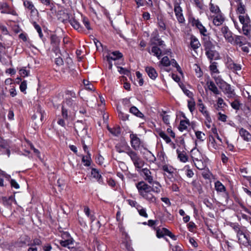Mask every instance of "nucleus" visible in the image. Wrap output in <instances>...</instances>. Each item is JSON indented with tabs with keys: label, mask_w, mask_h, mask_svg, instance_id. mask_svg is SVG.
<instances>
[{
	"label": "nucleus",
	"mask_w": 251,
	"mask_h": 251,
	"mask_svg": "<svg viewBox=\"0 0 251 251\" xmlns=\"http://www.w3.org/2000/svg\"><path fill=\"white\" fill-rule=\"evenodd\" d=\"M139 194L145 200L151 202L156 201V198L151 193V186L144 181H141L136 184Z\"/></svg>",
	"instance_id": "f257e3e1"
},
{
	"label": "nucleus",
	"mask_w": 251,
	"mask_h": 251,
	"mask_svg": "<svg viewBox=\"0 0 251 251\" xmlns=\"http://www.w3.org/2000/svg\"><path fill=\"white\" fill-rule=\"evenodd\" d=\"M217 84L223 93L226 95L228 98H233L236 96L234 90L231 87V85L223 80H219L217 81Z\"/></svg>",
	"instance_id": "f03ea898"
},
{
	"label": "nucleus",
	"mask_w": 251,
	"mask_h": 251,
	"mask_svg": "<svg viewBox=\"0 0 251 251\" xmlns=\"http://www.w3.org/2000/svg\"><path fill=\"white\" fill-rule=\"evenodd\" d=\"M71 95L72 96V98L66 99L65 102L63 103L67 107L71 108L73 110V113H75L79 110V107L82 104V101L77 100L74 92H71Z\"/></svg>",
	"instance_id": "7ed1b4c3"
},
{
	"label": "nucleus",
	"mask_w": 251,
	"mask_h": 251,
	"mask_svg": "<svg viewBox=\"0 0 251 251\" xmlns=\"http://www.w3.org/2000/svg\"><path fill=\"white\" fill-rule=\"evenodd\" d=\"M61 237L62 239L59 240V243L62 247L69 249L73 248L72 245H74V240L68 232L63 233Z\"/></svg>",
	"instance_id": "20e7f679"
},
{
	"label": "nucleus",
	"mask_w": 251,
	"mask_h": 251,
	"mask_svg": "<svg viewBox=\"0 0 251 251\" xmlns=\"http://www.w3.org/2000/svg\"><path fill=\"white\" fill-rule=\"evenodd\" d=\"M189 22L192 26H195L199 29V31L201 35L206 36V33L207 32V30L199 19H196L195 18H192L190 19Z\"/></svg>",
	"instance_id": "39448f33"
},
{
	"label": "nucleus",
	"mask_w": 251,
	"mask_h": 251,
	"mask_svg": "<svg viewBox=\"0 0 251 251\" xmlns=\"http://www.w3.org/2000/svg\"><path fill=\"white\" fill-rule=\"evenodd\" d=\"M174 11L178 22L183 23L185 19L182 14V9L178 2H176L174 4Z\"/></svg>",
	"instance_id": "423d86ee"
},
{
	"label": "nucleus",
	"mask_w": 251,
	"mask_h": 251,
	"mask_svg": "<svg viewBox=\"0 0 251 251\" xmlns=\"http://www.w3.org/2000/svg\"><path fill=\"white\" fill-rule=\"evenodd\" d=\"M129 137L132 148L135 151L138 150L141 144L140 139L136 134L133 133L130 134Z\"/></svg>",
	"instance_id": "0eeeda50"
},
{
	"label": "nucleus",
	"mask_w": 251,
	"mask_h": 251,
	"mask_svg": "<svg viewBox=\"0 0 251 251\" xmlns=\"http://www.w3.org/2000/svg\"><path fill=\"white\" fill-rule=\"evenodd\" d=\"M142 175L144 179L150 184L153 182V176H151V172L147 168H144L141 170Z\"/></svg>",
	"instance_id": "6e6552de"
},
{
	"label": "nucleus",
	"mask_w": 251,
	"mask_h": 251,
	"mask_svg": "<svg viewBox=\"0 0 251 251\" xmlns=\"http://www.w3.org/2000/svg\"><path fill=\"white\" fill-rule=\"evenodd\" d=\"M247 41L245 37L242 36L235 35L233 42L231 44L236 45L239 47H242L243 45H245Z\"/></svg>",
	"instance_id": "1a4fd4ad"
},
{
	"label": "nucleus",
	"mask_w": 251,
	"mask_h": 251,
	"mask_svg": "<svg viewBox=\"0 0 251 251\" xmlns=\"http://www.w3.org/2000/svg\"><path fill=\"white\" fill-rule=\"evenodd\" d=\"M203 45L205 51L215 49V46L210 41L209 37H206L203 38Z\"/></svg>",
	"instance_id": "9d476101"
},
{
	"label": "nucleus",
	"mask_w": 251,
	"mask_h": 251,
	"mask_svg": "<svg viewBox=\"0 0 251 251\" xmlns=\"http://www.w3.org/2000/svg\"><path fill=\"white\" fill-rule=\"evenodd\" d=\"M145 71L148 76L152 79L154 80L158 76V74L154 68L152 67L147 66L145 68Z\"/></svg>",
	"instance_id": "9b49d317"
},
{
	"label": "nucleus",
	"mask_w": 251,
	"mask_h": 251,
	"mask_svg": "<svg viewBox=\"0 0 251 251\" xmlns=\"http://www.w3.org/2000/svg\"><path fill=\"white\" fill-rule=\"evenodd\" d=\"M191 155L194 161L202 160L203 159L201 152L196 148L191 150Z\"/></svg>",
	"instance_id": "f8f14e48"
},
{
	"label": "nucleus",
	"mask_w": 251,
	"mask_h": 251,
	"mask_svg": "<svg viewBox=\"0 0 251 251\" xmlns=\"http://www.w3.org/2000/svg\"><path fill=\"white\" fill-rule=\"evenodd\" d=\"M128 147H129L125 142L117 144L116 146V150L119 153L126 152L128 151Z\"/></svg>",
	"instance_id": "ddd939ff"
},
{
	"label": "nucleus",
	"mask_w": 251,
	"mask_h": 251,
	"mask_svg": "<svg viewBox=\"0 0 251 251\" xmlns=\"http://www.w3.org/2000/svg\"><path fill=\"white\" fill-rule=\"evenodd\" d=\"M44 112L40 110H37V112L32 116V119L35 121V123L37 124H41L44 118Z\"/></svg>",
	"instance_id": "4468645a"
},
{
	"label": "nucleus",
	"mask_w": 251,
	"mask_h": 251,
	"mask_svg": "<svg viewBox=\"0 0 251 251\" xmlns=\"http://www.w3.org/2000/svg\"><path fill=\"white\" fill-rule=\"evenodd\" d=\"M205 54L207 58L211 61L212 60H217L219 58V53L215 49L205 51Z\"/></svg>",
	"instance_id": "2eb2a0df"
},
{
	"label": "nucleus",
	"mask_w": 251,
	"mask_h": 251,
	"mask_svg": "<svg viewBox=\"0 0 251 251\" xmlns=\"http://www.w3.org/2000/svg\"><path fill=\"white\" fill-rule=\"evenodd\" d=\"M152 37L150 40V42L151 45H159L161 47L165 46L164 42L161 40L159 38L157 34L155 33L154 36L152 35Z\"/></svg>",
	"instance_id": "dca6fc26"
},
{
	"label": "nucleus",
	"mask_w": 251,
	"mask_h": 251,
	"mask_svg": "<svg viewBox=\"0 0 251 251\" xmlns=\"http://www.w3.org/2000/svg\"><path fill=\"white\" fill-rule=\"evenodd\" d=\"M190 46L191 48L195 50L201 46V44L198 39L194 36H191L190 38Z\"/></svg>",
	"instance_id": "f3484780"
},
{
	"label": "nucleus",
	"mask_w": 251,
	"mask_h": 251,
	"mask_svg": "<svg viewBox=\"0 0 251 251\" xmlns=\"http://www.w3.org/2000/svg\"><path fill=\"white\" fill-rule=\"evenodd\" d=\"M239 133L245 141H251V134L244 128L240 129Z\"/></svg>",
	"instance_id": "a211bd4d"
},
{
	"label": "nucleus",
	"mask_w": 251,
	"mask_h": 251,
	"mask_svg": "<svg viewBox=\"0 0 251 251\" xmlns=\"http://www.w3.org/2000/svg\"><path fill=\"white\" fill-rule=\"evenodd\" d=\"M227 66L229 69H230L233 72L240 71L241 70V66L240 64L235 63L232 60L228 61Z\"/></svg>",
	"instance_id": "6ab92c4d"
},
{
	"label": "nucleus",
	"mask_w": 251,
	"mask_h": 251,
	"mask_svg": "<svg viewBox=\"0 0 251 251\" xmlns=\"http://www.w3.org/2000/svg\"><path fill=\"white\" fill-rule=\"evenodd\" d=\"M238 241L240 244H242L245 247H248L251 245V241L246 234L240 237L238 239Z\"/></svg>",
	"instance_id": "aec40b11"
},
{
	"label": "nucleus",
	"mask_w": 251,
	"mask_h": 251,
	"mask_svg": "<svg viewBox=\"0 0 251 251\" xmlns=\"http://www.w3.org/2000/svg\"><path fill=\"white\" fill-rule=\"evenodd\" d=\"M1 8L3 9L1 11V13L10 14L13 15H17L16 12L12 9H11L6 3H3L1 5Z\"/></svg>",
	"instance_id": "412c9836"
},
{
	"label": "nucleus",
	"mask_w": 251,
	"mask_h": 251,
	"mask_svg": "<svg viewBox=\"0 0 251 251\" xmlns=\"http://www.w3.org/2000/svg\"><path fill=\"white\" fill-rule=\"evenodd\" d=\"M206 84L208 89L212 91L214 94L218 95L220 94V91L213 81H207Z\"/></svg>",
	"instance_id": "4be33fe9"
},
{
	"label": "nucleus",
	"mask_w": 251,
	"mask_h": 251,
	"mask_svg": "<svg viewBox=\"0 0 251 251\" xmlns=\"http://www.w3.org/2000/svg\"><path fill=\"white\" fill-rule=\"evenodd\" d=\"M123 55L122 53L118 51H113L111 53L107 56L108 61H110V60H115L122 58Z\"/></svg>",
	"instance_id": "5701e85b"
},
{
	"label": "nucleus",
	"mask_w": 251,
	"mask_h": 251,
	"mask_svg": "<svg viewBox=\"0 0 251 251\" xmlns=\"http://www.w3.org/2000/svg\"><path fill=\"white\" fill-rule=\"evenodd\" d=\"M126 153L130 157L133 162L140 158L137 153L132 151L130 147H128V151H126Z\"/></svg>",
	"instance_id": "b1692460"
},
{
	"label": "nucleus",
	"mask_w": 251,
	"mask_h": 251,
	"mask_svg": "<svg viewBox=\"0 0 251 251\" xmlns=\"http://www.w3.org/2000/svg\"><path fill=\"white\" fill-rule=\"evenodd\" d=\"M91 174L92 176L94 178H95L100 183H103V179L98 170L95 168L92 169L91 171Z\"/></svg>",
	"instance_id": "393cba45"
},
{
	"label": "nucleus",
	"mask_w": 251,
	"mask_h": 251,
	"mask_svg": "<svg viewBox=\"0 0 251 251\" xmlns=\"http://www.w3.org/2000/svg\"><path fill=\"white\" fill-rule=\"evenodd\" d=\"M60 42V38L56 35H52L50 37V43L53 47L56 48V49L58 48Z\"/></svg>",
	"instance_id": "a878e982"
},
{
	"label": "nucleus",
	"mask_w": 251,
	"mask_h": 251,
	"mask_svg": "<svg viewBox=\"0 0 251 251\" xmlns=\"http://www.w3.org/2000/svg\"><path fill=\"white\" fill-rule=\"evenodd\" d=\"M199 107V111L206 117L207 119L210 118L208 112L206 110V108L203 103H198Z\"/></svg>",
	"instance_id": "bb28decb"
},
{
	"label": "nucleus",
	"mask_w": 251,
	"mask_h": 251,
	"mask_svg": "<svg viewBox=\"0 0 251 251\" xmlns=\"http://www.w3.org/2000/svg\"><path fill=\"white\" fill-rule=\"evenodd\" d=\"M156 230V236L158 238L163 237L164 235H167V231H169L168 229L164 227H163L162 228H159L157 227Z\"/></svg>",
	"instance_id": "cd10ccee"
},
{
	"label": "nucleus",
	"mask_w": 251,
	"mask_h": 251,
	"mask_svg": "<svg viewBox=\"0 0 251 251\" xmlns=\"http://www.w3.org/2000/svg\"><path fill=\"white\" fill-rule=\"evenodd\" d=\"M189 120H181L180 122L178 129L180 131H183L187 128V126L189 125Z\"/></svg>",
	"instance_id": "c85d7f7f"
},
{
	"label": "nucleus",
	"mask_w": 251,
	"mask_h": 251,
	"mask_svg": "<svg viewBox=\"0 0 251 251\" xmlns=\"http://www.w3.org/2000/svg\"><path fill=\"white\" fill-rule=\"evenodd\" d=\"M69 22L70 23V24L71 25L75 28V29L76 30H77L78 31H81V29H82V27L81 26H80V24L79 23V22L76 21L75 19H71L70 21H69Z\"/></svg>",
	"instance_id": "c756f323"
},
{
	"label": "nucleus",
	"mask_w": 251,
	"mask_h": 251,
	"mask_svg": "<svg viewBox=\"0 0 251 251\" xmlns=\"http://www.w3.org/2000/svg\"><path fill=\"white\" fill-rule=\"evenodd\" d=\"M108 131L114 136H118L121 133V128L119 126H115L112 128L108 127Z\"/></svg>",
	"instance_id": "7c9ffc66"
},
{
	"label": "nucleus",
	"mask_w": 251,
	"mask_h": 251,
	"mask_svg": "<svg viewBox=\"0 0 251 251\" xmlns=\"http://www.w3.org/2000/svg\"><path fill=\"white\" fill-rule=\"evenodd\" d=\"M129 112L138 117H144V115L135 106H132L129 109Z\"/></svg>",
	"instance_id": "2f4dec72"
},
{
	"label": "nucleus",
	"mask_w": 251,
	"mask_h": 251,
	"mask_svg": "<svg viewBox=\"0 0 251 251\" xmlns=\"http://www.w3.org/2000/svg\"><path fill=\"white\" fill-rule=\"evenodd\" d=\"M133 163L135 168L137 169L138 172H140L141 171V169L144 164V162L139 158L137 160L133 162Z\"/></svg>",
	"instance_id": "473e14b6"
},
{
	"label": "nucleus",
	"mask_w": 251,
	"mask_h": 251,
	"mask_svg": "<svg viewBox=\"0 0 251 251\" xmlns=\"http://www.w3.org/2000/svg\"><path fill=\"white\" fill-rule=\"evenodd\" d=\"M224 21V18L221 15H217L213 19V24L217 26L222 24Z\"/></svg>",
	"instance_id": "72a5a7b5"
},
{
	"label": "nucleus",
	"mask_w": 251,
	"mask_h": 251,
	"mask_svg": "<svg viewBox=\"0 0 251 251\" xmlns=\"http://www.w3.org/2000/svg\"><path fill=\"white\" fill-rule=\"evenodd\" d=\"M176 152L178 154V158L179 159L180 161L182 162H186L187 161L188 157L185 153L181 152L178 150H176Z\"/></svg>",
	"instance_id": "f704fd0d"
},
{
	"label": "nucleus",
	"mask_w": 251,
	"mask_h": 251,
	"mask_svg": "<svg viewBox=\"0 0 251 251\" xmlns=\"http://www.w3.org/2000/svg\"><path fill=\"white\" fill-rule=\"evenodd\" d=\"M241 105L242 104L238 99H235L233 102H230V105L232 108L236 110H239Z\"/></svg>",
	"instance_id": "c9c22d12"
},
{
	"label": "nucleus",
	"mask_w": 251,
	"mask_h": 251,
	"mask_svg": "<svg viewBox=\"0 0 251 251\" xmlns=\"http://www.w3.org/2000/svg\"><path fill=\"white\" fill-rule=\"evenodd\" d=\"M215 187L217 191L222 192L226 191V188L223 184L219 181L215 183Z\"/></svg>",
	"instance_id": "e433bc0d"
},
{
	"label": "nucleus",
	"mask_w": 251,
	"mask_h": 251,
	"mask_svg": "<svg viewBox=\"0 0 251 251\" xmlns=\"http://www.w3.org/2000/svg\"><path fill=\"white\" fill-rule=\"evenodd\" d=\"M151 52L153 55L156 56L158 58H159L160 56L162 54V51L160 49L156 46L152 47L151 49Z\"/></svg>",
	"instance_id": "4c0bfd02"
},
{
	"label": "nucleus",
	"mask_w": 251,
	"mask_h": 251,
	"mask_svg": "<svg viewBox=\"0 0 251 251\" xmlns=\"http://www.w3.org/2000/svg\"><path fill=\"white\" fill-rule=\"evenodd\" d=\"M239 19L240 23L243 25L249 24L250 20L249 17L247 15H240Z\"/></svg>",
	"instance_id": "58836bf2"
},
{
	"label": "nucleus",
	"mask_w": 251,
	"mask_h": 251,
	"mask_svg": "<svg viewBox=\"0 0 251 251\" xmlns=\"http://www.w3.org/2000/svg\"><path fill=\"white\" fill-rule=\"evenodd\" d=\"M158 134L167 144L171 142L170 138L164 131L161 130L159 131Z\"/></svg>",
	"instance_id": "ea45409f"
},
{
	"label": "nucleus",
	"mask_w": 251,
	"mask_h": 251,
	"mask_svg": "<svg viewBox=\"0 0 251 251\" xmlns=\"http://www.w3.org/2000/svg\"><path fill=\"white\" fill-rule=\"evenodd\" d=\"M196 103L194 100H188V107L190 111L193 113L195 109Z\"/></svg>",
	"instance_id": "a19ab883"
},
{
	"label": "nucleus",
	"mask_w": 251,
	"mask_h": 251,
	"mask_svg": "<svg viewBox=\"0 0 251 251\" xmlns=\"http://www.w3.org/2000/svg\"><path fill=\"white\" fill-rule=\"evenodd\" d=\"M24 5L26 8L31 10V12H33L34 10L35 9L33 4L30 1H25Z\"/></svg>",
	"instance_id": "79ce46f5"
},
{
	"label": "nucleus",
	"mask_w": 251,
	"mask_h": 251,
	"mask_svg": "<svg viewBox=\"0 0 251 251\" xmlns=\"http://www.w3.org/2000/svg\"><path fill=\"white\" fill-rule=\"evenodd\" d=\"M62 116L65 119H68V111L67 107L64 103L63 104L62 106Z\"/></svg>",
	"instance_id": "37998d69"
},
{
	"label": "nucleus",
	"mask_w": 251,
	"mask_h": 251,
	"mask_svg": "<svg viewBox=\"0 0 251 251\" xmlns=\"http://www.w3.org/2000/svg\"><path fill=\"white\" fill-rule=\"evenodd\" d=\"M162 170L169 173L170 175H172L174 173V168L171 166H168L167 165H164L162 166Z\"/></svg>",
	"instance_id": "c03bdc74"
},
{
	"label": "nucleus",
	"mask_w": 251,
	"mask_h": 251,
	"mask_svg": "<svg viewBox=\"0 0 251 251\" xmlns=\"http://www.w3.org/2000/svg\"><path fill=\"white\" fill-rule=\"evenodd\" d=\"M152 183L155 184L157 186L151 187V192L159 193L160 192L161 185L158 181H153Z\"/></svg>",
	"instance_id": "a18cd8bd"
},
{
	"label": "nucleus",
	"mask_w": 251,
	"mask_h": 251,
	"mask_svg": "<svg viewBox=\"0 0 251 251\" xmlns=\"http://www.w3.org/2000/svg\"><path fill=\"white\" fill-rule=\"evenodd\" d=\"M84 212L87 217H89L92 222L94 221L95 217L93 215H91L90 212V209L87 206H85L84 208Z\"/></svg>",
	"instance_id": "49530a36"
},
{
	"label": "nucleus",
	"mask_w": 251,
	"mask_h": 251,
	"mask_svg": "<svg viewBox=\"0 0 251 251\" xmlns=\"http://www.w3.org/2000/svg\"><path fill=\"white\" fill-rule=\"evenodd\" d=\"M210 10L212 13H218L220 12V8L218 6L214 5V4L210 3Z\"/></svg>",
	"instance_id": "de8ad7c7"
},
{
	"label": "nucleus",
	"mask_w": 251,
	"mask_h": 251,
	"mask_svg": "<svg viewBox=\"0 0 251 251\" xmlns=\"http://www.w3.org/2000/svg\"><path fill=\"white\" fill-rule=\"evenodd\" d=\"M160 63L163 66H166V67L169 66L171 65V61L167 56L163 57L162 58V59L160 61Z\"/></svg>",
	"instance_id": "09e8293b"
},
{
	"label": "nucleus",
	"mask_w": 251,
	"mask_h": 251,
	"mask_svg": "<svg viewBox=\"0 0 251 251\" xmlns=\"http://www.w3.org/2000/svg\"><path fill=\"white\" fill-rule=\"evenodd\" d=\"M226 40L229 43H232L233 42L234 36H233L232 33L230 31L226 35L224 36Z\"/></svg>",
	"instance_id": "8fccbe9b"
},
{
	"label": "nucleus",
	"mask_w": 251,
	"mask_h": 251,
	"mask_svg": "<svg viewBox=\"0 0 251 251\" xmlns=\"http://www.w3.org/2000/svg\"><path fill=\"white\" fill-rule=\"evenodd\" d=\"M210 71L213 73H219V70L217 67V63L215 62H211L209 66Z\"/></svg>",
	"instance_id": "3c124183"
},
{
	"label": "nucleus",
	"mask_w": 251,
	"mask_h": 251,
	"mask_svg": "<svg viewBox=\"0 0 251 251\" xmlns=\"http://www.w3.org/2000/svg\"><path fill=\"white\" fill-rule=\"evenodd\" d=\"M19 74L22 77L27 76L29 74V71L26 70L25 67H23L20 69Z\"/></svg>",
	"instance_id": "603ef678"
},
{
	"label": "nucleus",
	"mask_w": 251,
	"mask_h": 251,
	"mask_svg": "<svg viewBox=\"0 0 251 251\" xmlns=\"http://www.w3.org/2000/svg\"><path fill=\"white\" fill-rule=\"evenodd\" d=\"M146 155L148 157L147 159L149 160V161L152 162H154L155 161L156 157L150 151L147 150Z\"/></svg>",
	"instance_id": "864d4df0"
},
{
	"label": "nucleus",
	"mask_w": 251,
	"mask_h": 251,
	"mask_svg": "<svg viewBox=\"0 0 251 251\" xmlns=\"http://www.w3.org/2000/svg\"><path fill=\"white\" fill-rule=\"evenodd\" d=\"M128 203L132 207H134L136 209H138V208H141V206L140 205L135 201L132 200H127Z\"/></svg>",
	"instance_id": "5fc2aeb1"
},
{
	"label": "nucleus",
	"mask_w": 251,
	"mask_h": 251,
	"mask_svg": "<svg viewBox=\"0 0 251 251\" xmlns=\"http://www.w3.org/2000/svg\"><path fill=\"white\" fill-rule=\"evenodd\" d=\"M242 29L244 34L246 35H248V34L250 33V31L251 30L250 24L243 25Z\"/></svg>",
	"instance_id": "6e6d98bb"
},
{
	"label": "nucleus",
	"mask_w": 251,
	"mask_h": 251,
	"mask_svg": "<svg viewBox=\"0 0 251 251\" xmlns=\"http://www.w3.org/2000/svg\"><path fill=\"white\" fill-rule=\"evenodd\" d=\"M197 138L200 141H203L205 139V134L201 131H198L195 132Z\"/></svg>",
	"instance_id": "4d7b16f0"
},
{
	"label": "nucleus",
	"mask_w": 251,
	"mask_h": 251,
	"mask_svg": "<svg viewBox=\"0 0 251 251\" xmlns=\"http://www.w3.org/2000/svg\"><path fill=\"white\" fill-rule=\"evenodd\" d=\"M195 165L196 167L200 170H202L204 168V165L203 164L202 160L195 161Z\"/></svg>",
	"instance_id": "13d9d810"
},
{
	"label": "nucleus",
	"mask_w": 251,
	"mask_h": 251,
	"mask_svg": "<svg viewBox=\"0 0 251 251\" xmlns=\"http://www.w3.org/2000/svg\"><path fill=\"white\" fill-rule=\"evenodd\" d=\"M137 209L140 216L145 218L148 217V214L146 213V210L145 208H144L141 206V208H138V209Z\"/></svg>",
	"instance_id": "bf43d9fd"
},
{
	"label": "nucleus",
	"mask_w": 251,
	"mask_h": 251,
	"mask_svg": "<svg viewBox=\"0 0 251 251\" xmlns=\"http://www.w3.org/2000/svg\"><path fill=\"white\" fill-rule=\"evenodd\" d=\"M118 116L120 119H121L123 121H126L128 119L129 115L124 113L122 111H119L118 112Z\"/></svg>",
	"instance_id": "052dcab7"
},
{
	"label": "nucleus",
	"mask_w": 251,
	"mask_h": 251,
	"mask_svg": "<svg viewBox=\"0 0 251 251\" xmlns=\"http://www.w3.org/2000/svg\"><path fill=\"white\" fill-rule=\"evenodd\" d=\"M183 92L189 98H192L193 96V94L192 92L190 91L189 90L187 89L184 86L181 87Z\"/></svg>",
	"instance_id": "680f3d73"
},
{
	"label": "nucleus",
	"mask_w": 251,
	"mask_h": 251,
	"mask_svg": "<svg viewBox=\"0 0 251 251\" xmlns=\"http://www.w3.org/2000/svg\"><path fill=\"white\" fill-rule=\"evenodd\" d=\"M158 25L160 31H164L166 29V25L163 20H159Z\"/></svg>",
	"instance_id": "e2e57ef3"
},
{
	"label": "nucleus",
	"mask_w": 251,
	"mask_h": 251,
	"mask_svg": "<svg viewBox=\"0 0 251 251\" xmlns=\"http://www.w3.org/2000/svg\"><path fill=\"white\" fill-rule=\"evenodd\" d=\"M217 104L218 107L220 108H223L224 107V105L226 106V104L224 102L223 99L222 98H218L217 100Z\"/></svg>",
	"instance_id": "0e129e2a"
},
{
	"label": "nucleus",
	"mask_w": 251,
	"mask_h": 251,
	"mask_svg": "<svg viewBox=\"0 0 251 251\" xmlns=\"http://www.w3.org/2000/svg\"><path fill=\"white\" fill-rule=\"evenodd\" d=\"M82 126V129L81 131H80V133L78 134V135L84 138L87 134V130L85 125L84 126Z\"/></svg>",
	"instance_id": "69168bd1"
},
{
	"label": "nucleus",
	"mask_w": 251,
	"mask_h": 251,
	"mask_svg": "<svg viewBox=\"0 0 251 251\" xmlns=\"http://www.w3.org/2000/svg\"><path fill=\"white\" fill-rule=\"evenodd\" d=\"M27 88V82L26 80H24L22 82L20 86V89L21 92H24Z\"/></svg>",
	"instance_id": "338daca9"
},
{
	"label": "nucleus",
	"mask_w": 251,
	"mask_h": 251,
	"mask_svg": "<svg viewBox=\"0 0 251 251\" xmlns=\"http://www.w3.org/2000/svg\"><path fill=\"white\" fill-rule=\"evenodd\" d=\"M85 125L81 123H78L77 125L75 126V129L78 135L80 133V131L82 129V126Z\"/></svg>",
	"instance_id": "774afa93"
}]
</instances>
